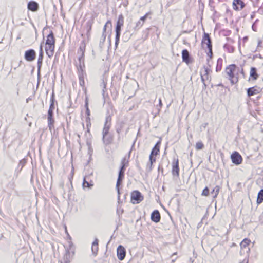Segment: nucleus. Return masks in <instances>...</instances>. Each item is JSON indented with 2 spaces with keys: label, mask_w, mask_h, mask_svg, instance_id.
Wrapping results in <instances>:
<instances>
[{
  "label": "nucleus",
  "mask_w": 263,
  "mask_h": 263,
  "mask_svg": "<svg viewBox=\"0 0 263 263\" xmlns=\"http://www.w3.org/2000/svg\"><path fill=\"white\" fill-rule=\"evenodd\" d=\"M43 47L46 55L49 58H51L54 54L55 47V38L52 30H51L49 34L47 35L45 42L41 44L40 47L39 54L37 59V69L39 71L40 70L43 63L44 57Z\"/></svg>",
  "instance_id": "f257e3e1"
},
{
  "label": "nucleus",
  "mask_w": 263,
  "mask_h": 263,
  "mask_svg": "<svg viewBox=\"0 0 263 263\" xmlns=\"http://www.w3.org/2000/svg\"><path fill=\"white\" fill-rule=\"evenodd\" d=\"M225 73L232 85L238 82L240 74L245 73L242 66L238 67L234 64L227 66L225 68Z\"/></svg>",
  "instance_id": "f03ea898"
},
{
  "label": "nucleus",
  "mask_w": 263,
  "mask_h": 263,
  "mask_svg": "<svg viewBox=\"0 0 263 263\" xmlns=\"http://www.w3.org/2000/svg\"><path fill=\"white\" fill-rule=\"evenodd\" d=\"M201 46L204 49H208V51H206L207 55L209 59H211L213 57L212 44L210 35L207 33H204L203 35Z\"/></svg>",
  "instance_id": "7ed1b4c3"
},
{
  "label": "nucleus",
  "mask_w": 263,
  "mask_h": 263,
  "mask_svg": "<svg viewBox=\"0 0 263 263\" xmlns=\"http://www.w3.org/2000/svg\"><path fill=\"white\" fill-rule=\"evenodd\" d=\"M124 23V16L122 14H120L118 16L116 26L115 46L116 47L118 46V45L119 43L121 27L123 26Z\"/></svg>",
  "instance_id": "20e7f679"
},
{
  "label": "nucleus",
  "mask_w": 263,
  "mask_h": 263,
  "mask_svg": "<svg viewBox=\"0 0 263 263\" xmlns=\"http://www.w3.org/2000/svg\"><path fill=\"white\" fill-rule=\"evenodd\" d=\"M161 145V140L158 141L152 148L149 157V161L152 167L156 161V156L159 155Z\"/></svg>",
  "instance_id": "39448f33"
},
{
  "label": "nucleus",
  "mask_w": 263,
  "mask_h": 263,
  "mask_svg": "<svg viewBox=\"0 0 263 263\" xmlns=\"http://www.w3.org/2000/svg\"><path fill=\"white\" fill-rule=\"evenodd\" d=\"M144 200V196L138 190H134L130 193V201L133 204L140 203Z\"/></svg>",
  "instance_id": "423d86ee"
},
{
  "label": "nucleus",
  "mask_w": 263,
  "mask_h": 263,
  "mask_svg": "<svg viewBox=\"0 0 263 263\" xmlns=\"http://www.w3.org/2000/svg\"><path fill=\"white\" fill-rule=\"evenodd\" d=\"M74 65L76 67L77 71H85V57H75Z\"/></svg>",
  "instance_id": "0eeeda50"
},
{
  "label": "nucleus",
  "mask_w": 263,
  "mask_h": 263,
  "mask_svg": "<svg viewBox=\"0 0 263 263\" xmlns=\"http://www.w3.org/2000/svg\"><path fill=\"white\" fill-rule=\"evenodd\" d=\"M231 159L232 162L236 165L240 164L243 160V158L240 154L236 152H234L231 155Z\"/></svg>",
  "instance_id": "6e6552de"
},
{
  "label": "nucleus",
  "mask_w": 263,
  "mask_h": 263,
  "mask_svg": "<svg viewBox=\"0 0 263 263\" xmlns=\"http://www.w3.org/2000/svg\"><path fill=\"white\" fill-rule=\"evenodd\" d=\"M245 7V4L242 0H233L232 7L234 10H241L243 9Z\"/></svg>",
  "instance_id": "1a4fd4ad"
},
{
  "label": "nucleus",
  "mask_w": 263,
  "mask_h": 263,
  "mask_svg": "<svg viewBox=\"0 0 263 263\" xmlns=\"http://www.w3.org/2000/svg\"><path fill=\"white\" fill-rule=\"evenodd\" d=\"M36 52L33 49H29L25 51V59L27 61H32L35 60Z\"/></svg>",
  "instance_id": "9d476101"
},
{
  "label": "nucleus",
  "mask_w": 263,
  "mask_h": 263,
  "mask_svg": "<svg viewBox=\"0 0 263 263\" xmlns=\"http://www.w3.org/2000/svg\"><path fill=\"white\" fill-rule=\"evenodd\" d=\"M74 252L67 251L64 255L61 263H69L73 259L74 256Z\"/></svg>",
  "instance_id": "9b49d317"
},
{
  "label": "nucleus",
  "mask_w": 263,
  "mask_h": 263,
  "mask_svg": "<svg viewBox=\"0 0 263 263\" xmlns=\"http://www.w3.org/2000/svg\"><path fill=\"white\" fill-rule=\"evenodd\" d=\"M179 160L177 159L172 164V173L174 176L178 177L179 176Z\"/></svg>",
  "instance_id": "f8f14e48"
},
{
  "label": "nucleus",
  "mask_w": 263,
  "mask_h": 263,
  "mask_svg": "<svg viewBox=\"0 0 263 263\" xmlns=\"http://www.w3.org/2000/svg\"><path fill=\"white\" fill-rule=\"evenodd\" d=\"M85 50L86 44L84 42H82L77 50L75 57H85Z\"/></svg>",
  "instance_id": "ddd939ff"
},
{
  "label": "nucleus",
  "mask_w": 263,
  "mask_h": 263,
  "mask_svg": "<svg viewBox=\"0 0 263 263\" xmlns=\"http://www.w3.org/2000/svg\"><path fill=\"white\" fill-rule=\"evenodd\" d=\"M210 69L206 66H204L200 70V74L203 81L208 79Z\"/></svg>",
  "instance_id": "4468645a"
},
{
  "label": "nucleus",
  "mask_w": 263,
  "mask_h": 263,
  "mask_svg": "<svg viewBox=\"0 0 263 263\" xmlns=\"http://www.w3.org/2000/svg\"><path fill=\"white\" fill-rule=\"evenodd\" d=\"M126 255L125 248L121 245H120L117 248V256L119 260H122L124 259Z\"/></svg>",
  "instance_id": "2eb2a0df"
},
{
  "label": "nucleus",
  "mask_w": 263,
  "mask_h": 263,
  "mask_svg": "<svg viewBox=\"0 0 263 263\" xmlns=\"http://www.w3.org/2000/svg\"><path fill=\"white\" fill-rule=\"evenodd\" d=\"M261 89L257 86L249 88L247 90V95L249 97L258 94L260 92Z\"/></svg>",
  "instance_id": "dca6fc26"
},
{
  "label": "nucleus",
  "mask_w": 263,
  "mask_h": 263,
  "mask_svg": "<svg viewBox=\"0 0 263 263\" xmlns=\"http://www.w3.org/2000/svg\"><path fill=\"white\" fill-rule=\"evenodd\" d=\"M259 77L257 72V69L255 67H251L250 71L249 81H255Z\"/></svg>",
  "instance_id": "f3484780"
},
{
  "label": "nucleus",
  "mask_w": 263,
  "mask_h": 263,
  "mask_svg": "<svg viewBox=\"0 0 263 263\" xmlns=\"http://www.w3.org/2000/svg\"><path fill=\"white\" fill-rule=\"evenodd\" d=\"M78 74L79 84L82 87H85V83L84 81V76L85 75V71H77Z\"/></svg>",
  "instance_id": "a211bd4d"
},
{
  "label": "nucleus",
  "mask_w": 263,
  "mask_h": 263,
  "mask_svg": "<svg viewBox=\"0 0 263 263\" xmlns=\"http://www.w3.org/2000/svg\"><path fill=\"white\" fill-rule=\"evenodd\" d=\"M151 220L155 222H158L160 221L161 216L158 210L154 211L151 216Z\"/></svg>",
  "instance_id": "6ab92c4d"
},
{
  "label": "nucleus",
  "mask_w": 263,
  "mask_h": 263,
  "mask_svg": "<svg viewBox=\"0 0 263 263\" xmlns=\"http://www.w3.org/2000/svg\"><path fill=\"white\" fill-rule=\"evenodd\" d=\"M182 58L183 62L188 64L190 63V54L187 49H183L182 51Z\"/></svg>",
  "instance_id": "aec40b11"
},
{
  "label": "nucleus",
  "mask_w": 263,
  "mask_h": 263,
  "mask_svg": "<svg viewBox=\"0 0 263 263\" xmlns=\"http://www.w3.org/2000/svg\"><path fill=\"white\" fill-rule=\"evenodd\" d=\"M28 9L33 12L36 11L39 9V4L34 1H30L27 6Z\"/></svg>",
  "instance_id": "412c9836"
},
{
  "label": "nucleus",
  "mask_w": 263,
  "mask_h": 263,
  "mask_svg": "<svg viewBox=\"0 0 263 263\" xmlns=\"http://www.w3.org/2000/svg\"><path fill=\"white\" fill-rule=\"evenodd\" d=\"M251 243V240L248 238H245L243 240L240 242V246L241 249H245L247 247H248Z\"/></svg>",
  "instance_id": "4be33fe9"
},
{
  "label": "nucleus",
  "mask_w": 263,
  "mask_h": 263,
  "mask_svg": "<svg viewBox=\"0 0 263 263\" xmlns=\"http://www.w3.org/2000/svg\"><path fill=\"white\" fill-rule=\"evenodd\" d=\"M124 172L120 171L119 173L118 180L117 181V184H116L117 187H118L120 185L121 182H122L123 179L124 178Z\"/></svg>",
  "instance_id": "5701e85b"
},
{
  "label": "nucleus",
  "mask_w": 263,
  "mask_h": 263,
  "mask_svg": "<svg viewBox=\"0 0 263 263\" xmlns=\"http://www.w3.org/2000/svg\"><path fill=\"white\" fill-rule=\"evenodd\" d=\"M263 202V189L261 190L258 193L257 203L259 204Z\"/></svg>",
  "instance_id": "b1692460"
},
{
  "label": "nucleus",
  "mask_w": 263,
  "mask_h": 263,
  "mask_svg": "<svg viewBox=\"0 0 263 263\" xmlns=\"http://www.w3.org/2000/svg\"><path fill=\"white\" fill-rule=\"evenodd\" d=\"M48 126L49 129L51 131L54 128V118H47Z\"/></svg>",
  "instance_id": "393cba45"
},
{
  "label": "nucleus",
  "mask_w": 263,
  "mask_h": 263,
  "mask_svg": "<svg viewBox=\"0 0 263 263\" xmlns=\"http://www.w3.org/2000/svg\"><path fill=\"white\" fill-rule=\"evenodd\" d=\"M121 167L120 170V171H123L125 172V167L128 165V161L126 160L125 158H124L121 162Z\"/></svg>",
  "instance_id": "a878e982"
},
{
  "label": "nucleus",
  "mask_w": 263,
  "mask_h": 263,
  "mask_svg": "<svg viewBox=\"0 0 263 263\" xmlns=\"http://www.w3.org/2000/svg\"><path fill=\"white\" fill-rule=\"evenodd\" d=\"M220 191V187L218 185L216 186L213 190L212 193L214 194V197L216 198L218 196Z\"/></svg>",
  "instance_id": "bb28decb"
},
{
  "label": "nucleus",
  "mask_w": 263,
  "mask_h": 263,
  "mask_svg": "<svg viewBox=\"0 0 263 263\" xmlns=\"http://www.w3.org/2000/svg\"><path fill=\"white\" fill-rule=\"evenodd\" d=\"M54 94L52 93V97L51 99V104L50 105L49 108L48 110L53 111V110L54 109Z\"/></svg>",
  "instance_id": "cd10ccee"
},
{
  "label": "nucleus",
  "mask_w": 263,
  "mask_h": 263,
  "mask_svg": "<svg viewBox=\"0 0 263 263\" xmlns=\"http://www.w3.org/2000/svg\"><path fill=\"white\" fill-rule=\"evenodd\" d=\"M204 147V144L201 141L197 142L195 145L196 150L202 149Z\"/></svg>",
  "instance_id": "c85d7f7f"
},
{
  "label": "nucleus",
  "mask_w": 263,
  "mask_h": 263,
  "mask_svg": "<svg viewBox=\"0 0 263 263\" xmlns=\"http://www.w3.org/2000/svg\"><path fill=\"white\" fill-rule=\"evenodd\" d=\"M109 130V127L106 126V125L104 126L103 129V137H105L106 136L108 133Z\"/></svg>",
  "instance_id": "c756f323"
},
{
  "label": "nucleus",
  "mask_w": 263,
  "mask_h": 263,
  "mask_svg": "<svg viewBox=\"0 0 263 263\" xmlns=\"http://www.w3.org/2000/svg\"><path fill=\"white\" fill-rule=\"evenodd\" d=\"M93 185V184L89 183L88 181L86 180L85 179H84L83 186L84 187H90Z\"/></svg>",
  "instance_id": "7c9ffc66"
},
{
  "label": "nucleus",
  "mask_w": 263,
  "mask_h": 263,
  "mask_svg": "<svg viewBox=\"0 0 263 263\" xmlns=\"http://www.w3.org/2000/svg\"><path fill=\"white\" fill-rule=\"evenodd\" d=\"M201 195L203 196H208L209 195V190L208 187H205L202 191Z\"/></svg>",
  "instance_id": "2f4dec72"
},
{
  "label": "nucleus",
  "mask_w": 263,
  "mask_h": 263,
  "mask_svg": "<svg viewBox=\"0 0 263 263\" xmlns=\"http://www.w3.org/2000/svg\"><path fill=\"white\" fill-rule=\"evenodd\" d=\"M109 25L110 27H112V23L110 20H108L103 27V32H105L106 31L107 27Z\"/></svg>",
  "instance_id": "473e14b6"
},
{
  "label": "nucleus",
  "mask_w": 263,
  "mask_h": 263,
  "mask_svg": "<svg viewBox=\"0 0 263 263\" xmlns=\"http://www.w3.org/2000/svg\"><path fill=\"white\" fill-rule=\"evenodd\" d=\"M85 106L86 109V114L89 117L90 115V111L88 107V102L87 100L86 101Z\"/></svg>",
  "instance_id": "72a5a7b5"
},
{
  "label": "nucleus",
  "mask_w": 263,
  "mask_h": 263,
  "mask_svg": "<svg viewBox=\"0 0 263 263\" xmlns=\"http://www.w3.org/2000/svg\"><path fill=\"white\" fill-rule=\"evenodd\" d=\"M150 14H151L150 12L146 13L144 16L140 17V21H142V23H143V24H144V22H145V20L146 19V18L147 17L148 15Z\"/></svg>",
  "instance_id": "f704fd0d"
},
{
  "label": "nucleus",
  "mask_w": 263,
  "mask_h": 263,
  "mask_svg": "<svg viewBox=\"0 0 263 263\" xmlns=\"http://www.w3.org/2000/svg\"><path fill=\"white\" fill-rule=\"evenodd\" d=\"M47 118H53V111H52V110L48 111Z\"/></svg>",
  "instance_id": "c9c22d12"
},
{
  "label": "nucleus",
  "mask_w": 263,
  "mask_h": 263,
  "mask_svg": "<svg viewBox=\"0 0 263 263\" xmlns=\"http://www.w3.org/2000/svg\"><path fill=\"white\" fill-rule=\"evenodd\" d=\"M143 23H141L140 21H139L136 24V28H140L143 25Z\"/></svg>",
  "instance_id": "e433bc0d"
},
{
  "label": "nucleus",
  "mask_w": 263,
  "mask_h": 263,
  "mask_svg": "<svg viewBox=\"0 0 263 263\" xmlns=\"http://www.w3.org/2000/svg\"><path fill=\"white\" fill-rule=\"evenodd\" d=\"M98 241L97 239L95 240L92 243V248H94L95 247L98 248Z\"/></svg>",
  "instance_id": "4c0bfd02"
},
{
  "label": "nucleus",
  "mask_w": 263,
  "mask_h": 263,
  "mask_svg": "<svg viewBox=\"0 0 263 263\" xmlns=\"http://www.w3.org/2000/svg\"><path fill=\"white\" fill-rule=\"evenodd\" d=\"M88 120H89V122L87 124V132L88 133H90V126H91V123H90V118H88Z\"/></svg>",
  "instance_id": "58836bf2"
},
{
  "label": "nucleus",
  "mask_w": 263,
  "mask_h": 263,
  "mask_svg": "<svg viewBox=\"0 0 263 263\" xmlns=\"http://www.w3.org/2000/svg\"><path fill=\"white\" fill-rule=\"evenodd\" d=\"M92 24V22H91V23H89V25H88V27H89V30L88 31H90L91 30Z\"/></svg>",
  "instance_id": "ea45409f"
},
{
  "label": "nucleus",
  "mask_w": 263,
  "mask_h": 263,
  "mask_svg": "<svg viewBox=\"0 0 263 263\" xmlns=\"http://www.w3.org/2000/svg\"><path fill=\"white\" fill-rule=\"evenodd\" d=\"M159 104L160 105H162V101H161V99H159Z\"/></svg>",
  "instance_id": "a19ab883"
}]
</instances>
